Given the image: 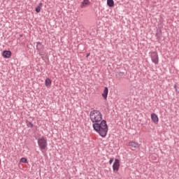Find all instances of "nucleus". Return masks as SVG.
I'll return each instance as SVG.
<instances>
[{
    "label": "nucleus",
    "instance_id": "obj_1",
    "mask_svg": "<svg viewBox=\"0 0 179 179\" xmlns=\"http://www.w3.org/2000/svg\"><path fill=\"white\" fill-rule=\"evenodd\" d=\"M92 128L101 138H106V136H107L108 125H107V121H106V120L98 123L92 124Z\"/></svg>",
    "mask_w": 179,
    "mask_h": 179
},
{
    "label": "nucleus",
    "instance_id": "obj_2",
    "mask_svg": "<svg viewBox=\"0 0 179 179\" xmlns=\"http://www.w3.org/2000/svg\"><path fill=\"white\" fill-rule=\"evenodd\" d=\"M90 120L92 124H97L103 121V114L99 110L92 109L90 113Z\"/></svg>",
    "mask_w": 179,
    "mask_h": 179
},
{
    "label": "nucleus",
    "instance_id": "obj_3",
    "mask_svg": "<svg viewBox=\"0 0 179 179\" xmlns=\"http://www.w3.org/2000/svg\"><path fill=\"white\" fill-rule=\"evenodd\" d=\"M38 145L39 146L40 150L42 152L43 150H47V147L48 146V142L47 141V138L44 136L39 138L38 139Z\"/></svg>",
    "mask_w": 179,
    "mask_h": 179
},
{
    "label": "nucleus",
    "instance_id": "obj_4",
    "mask_svg": "<svg viewBox=\"0 0 179 179\" xmlns=\"http://www.w3.org/2000/svg\"><path fill=\"white\" fill-rule=\"evenodd\" d=\"M150 55L152 62L155 65H159V55L157 54V52H150Z\"/></svg>",
    "mask_w": 179,
    "mask_h": 179
},
{
    "label": "nucleus",
    "instance_id": "obj_5",
    "mask_svg": "<svg viewBox=\"0 0 179 179\" xmlns=\"http://www.w3.org/2000/svg\"><path fill=\"white\" fill-rule=\"evenodd\" d=\"M36 50L40 55H44V45L41 43H36Z\"/></svg>",
    "mask_w": 179,
    "mask_h": 179
},
{
    "label": "nucleus",
    "instance_id": "obj_6",
    "mask_svg": "<svg viewBox=\"0 0 179 179\" xmlns=\"http://www.w3.org/2000/svg\"><path fill=\"white\" fill-rule=\"evenodd\" d=\"M113 170L114 173H117L120 170V159H115L113 165Z\"/></svg>",
    "mask_w": 179,
    "mask_h": 179
},
{
    "label": "nucleus",
    "instance_id": "obj_7",
    "mask_svg": "<svg viewBox=\"0 0 179 179\" xmlns=\"http://www.w3.org/2000/svg\"><path fill=\"white\" fill-rule=\"evenodd\" d=\"M129 146H130L131 149H139V143L135 141H129Z\"/></svg>",
    "mask_w": 179,
    "mask_h": 179
},
{
    "label": "nucleus",
    "instance_id": "obj_8",
    "mask_svg": "<svg viewBox=\"0 0 179 179\" xmlns=\"http://www.w3.org/2000/svg\"><path fill=\"white\" fill-rule=\"evenodd\" d=\"M3 58H10L12 57V52L10 50H4L2 52Z\"/></svg>",
    "mask_w": 179,
    "mask_h": 179
},
{
    "label": "nucleus",
    "instance_id": "obj_9",
    "mask_svg": "<svg viewBox=\"0 0 179 179\" xmlns=\"http://www.w3.org/2000/svg\"><path fill=\"white\" fill-rule=\"evenodd\" d=\"M151 120L154 122V124H158L159 123V117L155 113L151 114Z\"/></svg>",
    "mask_w": 179,
    "mask_h": 179
},
{
    "label": "nucleus",
    "instance_id": "obj_10",
    "mask_svg": "<svg viewBox=\"0 0 179 179\" xmlns=\"http://www.w3.org/2000/svg\"><path fill=\"white\" fill-rule=\"evenodd\" d=\"M108 96V87H105L103 92L102 93V97H103V99L105 100H107V97Z\"/></svg>",
    "mask_w": 179,
    "mask_h": 179
},
{
    "label": "nucleus",
    "instance_id": "obj_11",
    "mask_svg": "<svg viewBox=\"0 0 179 179\" xmlns=\"http://www.w3.org/2000/svg\"><path fill=\"white\" fill-rule=\"evenodd\" d=\"M87 5H90V0H83L81 3L80 8H85V6H87Z\"/></svg>",
    "mask_w": 179,
    "mask_h": 179
},
{
    "label": "nucleus",
    "instance_id": "obj_12",
    "mask_svg": "<svg viewBox=\"0 0 179 179\" xmlns=\"http://www.w3.org/2000/svg\"><path fill=\"white\" fill-rule=\"evenodd\" d=\"M41 8H43V3H39L35 8L36 13H40V12L41 11Z\"/></svg>",
    "mask_w": 179,
    "mask_h": 179
},
{
    "label": "nucleus",
    "instance_id": "obj_13",
    "mask_svg": "<svg viewBox=\"0 0 179 179\" xmlns=\"http://www.w3.org/2000/svg\"><path fill=\"white\" fill-rule=\"evenodd\" d=\"M155 37L157 40V41H160V40H162V32L161 31H158L155 34Z\"/></svg>",
    "mask_w": 179,
    "mask_h": 179
},
{
    "label": "nucleus",
    "instance_id": "obj_14",
    "mask_svg": "<svg viewBox=\"0 0 179 179\" xmlns=\"http://www.w3.org/2000/svg\"><path fill=\"white\" fill-rule=\"evenodd\" d=\"M107 5L109 8L114 6V0H107Z\"/></svg>",
    "mask_w": 179,
    "mask_h": 179
},
{
    "label": "nucleus",
    "instance_id": "obj_15",
    "mask_svg": "<svg viewBox=\"0 0 179 179\" xmlns=\"http://www.w3.org/2000/svg\"><path fill=\"white\" fill-rule=\"evenodd\" d=\"M51 83H52L51 79H50V78H46L45 79V86H47V87L51 86Z\"/></svg>",
    "mask_w": 179,
    "mask_h": 179
},
{
    "label": "nucleus",
    "instance_id": "obj_16",
    "mask_svg": "<svg viewBox=\"0 0 179 179\" xmlns=\"http://www.w3.org/2000/svg\"><path fill=\"white\" fill-rule=\"evenodd\" d=\"M26 124H27V127H28V128H33V127H34L33 123H31V122H29V120H27Z\"/></svg>",
    "mask_w": 179,
    "mask_h": 179
},
{
    "label": "nucleus",
    "instance_id": "obj_17",
    "mask_svg": "<svg viewBox=\"0 0 179 179\" xmlns=\"http://www.w3.org/2000/svg\"><path fill=\"white\" fill-rule=\"evenodd\" d=\"M122 76H124V72H119L116 73V78H122Z\"/></svg>",
    "mask_w": 179,
    "mask_h": 179
},
{
    "label": "nucleus",
    "instance_id": "obj_18",
    "mask_svg": "<svg viewBox=\"0 0 179 179\" xmlns=\"http://www.w3.org/2000/svg\"><path fill=\"white\" fill-rule=\"evenodd\" d=\"M21 163H27V159L26 157H22L20 159Z\"/></svg>",
    "mask_w": 179,
    "mask_h": 179
},
{
    "label": "nucleus",
    "instance_id": "obj_19",
    "mask_svg": "<svg viewBox=\"0 0 179 179\" xmlns=\"http://www.w3.org/2000/svg\"><path fill=\"white\" fill-rule=\"evenodd\" d=\"M113 162H114V157H112L109 160V164H113Z\"/></svg>",
    "mask_w": 179,
    "mask_h": 179
},
{
    "label": "nucleus",
    "instance_id": "obj_20",
    "mask_svg": "<svg viewBox=\"0 0 179 179\" xmlns=\"http://www.w3.org/2000/svg\"><path fill=\"white\" fill-rule=\"evenodd\" d=\"M173 87L174 89H177V85H174Z\"/></svg>",
    "mask_w": 179,
    "mask_h": 179
},
{
    "label": "nucleus",
    "instance_id": "obj_21",
    "mask_svg": "<svg viewBox=\"0 0 179 179\" xmlns=\"http://www.w3.org/2000/svg\"><path fill=\"white\" fill-rule=\"evenodd\" d=\"M176 93H179L178 90H177V88L176 89Z\"/></svg>",
    "mask_w": 179,
    "mask_h": 179
},
{
    "label": "nucleus",
    "instance_id": "obj_22",
    "mask_svg": "<svg viewBox=\"0 0 179 179\" xmlns=\"http://www.w3.org/2000/svg\"><path fill=\"white\" fill-rule=\"evenodd\" d=\"M89 55H90V54H87V57H89Z\"/></svg>",
    "mask_w": 179,
    "mask_h": 179
},
{
    "label": "nucleus",
    "instance_id": "obj_23",
    "mask_svg": "<svg viewBox=\"0 0 179 179\" xmlns=\"http://www.w3.org/2000/svg\"><path fill=\"white\" fill-rule=\"evenodd\" d=\"M0 164H1V159H0Z\"/></svg>",
    "mask_w": 179,
    "mask_h": 179
}]
</instances>
